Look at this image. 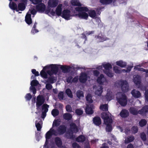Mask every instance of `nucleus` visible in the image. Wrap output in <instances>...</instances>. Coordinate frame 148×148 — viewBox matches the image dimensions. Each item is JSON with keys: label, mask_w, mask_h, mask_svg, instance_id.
<instances>
[{"label": "nucleus", "mask_w": 148, "mask_h": 148, "mask_svg": "<svg viewBox=\"0 0 148 148\" xmlns=\"http://www.w3.org/2000/svg\"><path fill=\"white\" fill-rule=\"evenodd\" d=\"M34 4H36L41 3L42 0H29Z\"/></svg>", "instance_id": "obj_62"}, {"label": "nucleus", "mask_w": 148, "mask_h": 148, "mask_svg": "<svg viewBox=\"0 0 148 148\" xmlns=\"http://www.w3.org/2000/svg\"><path fill=\"white\" fill-rule=\"evenodd\" d=\"M101 118L105 120L106 119H108L109 118V116L106 113H101Z\"/></svg>", "instance_id": "obj_55"}, {"label": "nucleus", "mask_w": 148, "mask_h": 148, "mask_svg": "<svg viewBox=\"0 0 148 148\" xmlns=\"http://www.w3.org/2000/svg\"><path fill=\"white\" fill-rule=\"evenodd\" d=\"M140 137L143 141H145L146 139V136L144 133H143L140 134Z\"/></svg>", "instance_id": "obj_63"}, {"label": "nucleus", "mask_w": 148, "mask_h": 148, "mask_svg": "<svg viewBox=\"0 0 148 148\" xmlns=\"http://www.w3.org/2000/svg\"><path fill=\"white\" fill-rule=\"evenodd\" d=\"M9 6L10 8L13 10H16V11H18L17 9V6L16 4L14 2L10 1L9 4Z\"/></svg>", "instance_id": "obj_24"}, {"label": "nucleus", "mask_w": 148, "mask_h": 148, "mask_svg": "<svg viewBox=\"0 0 148 148\" xmlns=\"http://www.w3.org/2000/svg\"><path fill=\"white\" fill-rule=\"evenodd\" d=\"M66 111L69 112H72V108L70 105H68L66 106Z\"/></svg>", "instance_id": "obj_58"}, {"label": "nucleus", "mask_w": 148, "mask_h": 148, "mask_svg": "<svg viewBox=\"0 0 148 148\" xmlns=\"http://www.w3.org/2000/svg\"><path fill=\"white\" fill-rule=\"evenodd\" d=\"M51 114L54 117L58 116L59 114V111L57 109H54L51 111Z\"/></svg>", "instance_id": "obj_43"}, {"label": "nucleus", "mask_w": 148, "mask_h": 148, "mask_svg": "<svg viewBox=\"0 0 148 148\" xmlns=\"http://www.w3.org/2000/svg\"><path fill=\"white\" fill-rule=\"evenodd\" d=\"M86 138L83 135H80L76 138V141L78 142H83L85 141Z\"/></svg>", "instance_id": "obj_28"}, {"label": "nucleus", "mask_w": 148, "mask_h": 148, "mask_svg": "<svg viewBox=\"0 0 148 148\" xmlns=\"http://www.w3.org/2000/svg\"><path fill=\"white\" fill-rule=\"evenodd\" d=\"M45 99L43 97L42 95H38L37 98V101L36 102V109L38 110L40 107L44 103Z\"/></svg>", "instance_id": "obj_3"}, {"label": "nucleus", "mask_w": 148, "mask_h": 148, "mask_svg": "<svg viewBox=\"0 0 148 148\" xmlns=\"http://www.w3.org/2000/svg\"><path fill=\"white\" fill-rule=\"evenodd\" d=\"M106 81V78L103 74H101L97 79V82L100 85H102Z\"/></svg>", "instance_id": "obj_12"}, {"label": "nucleus", "mask_w": 148, "mask_h": 148, "mask_svg": "<svg viewBox=\"0 0 148 148\" xmlns=\"http://www.w3.org/2000/svg\"><path fill=\"white\" fill-rule=\"evenodd\" d=\"M129 111L131 114L134 115H137L139 112L138 111H137L135 108L133 107H131L130 108Z\"/></svg>", "instance_id": "obj_30"}, {"label": "nucleus", "mask_w": 148, "mask_h": 148, "mask_svg": "<svg viewBox=\"0 0 148 148\" xmlns=\"http://www.w3.org/2000/svg\"><path fill=\"white\" fill-rule=\"evenodd\" d=\"M71 11L68 9L64 10L62 12V14L61 16L65 19L69 20L70 19L71 16L70 15Z\"/></svg>", "instance_id": "obj_6"}, {"label": "nucleus", "mask_w": 148, "mask_h": 148, "mask_svg": "<svg viewBox=\"0 0 148 148\" xmlns=\"http://www.w3.org/2000/svg\"><path fill=\"white\" fill-rule=\"evenodd\" d=\"M76 96L79 98H80L81 97H84V92L81 90H78L76 92Z\"/></svg>", "instance_id": "obj_37"}, {"label": "nucleus", "mask_w": 148, "mask_h": 148, "mask_svg": "<svg viewBox=\"0 0 148 148\" xmlns=\"http://www.w3.org/2000/svg\"><path fill=\"white\" fill-rule=\"evenodd\" d=\"M65 92L67 95L70 98H72L73 95L72 93L71 90L69 88H67L66 91Z\"/></svg>", "instance_id": "obj_38"}, {"label": "nucleus", "mask_w": 148, "mask_h": 148, "mask_svg": "<svg viewBox=\"0 0 148 148\" xmlns=\"http://www.w3.org/2000/svg\"><path fill=\"white\" fill-rule=\"evenodd\" d=\"M133 82L137 86H139V75H137L134 77Z\"/></svg>", "instance_id": "obj_39"}, {"label": "nucleus", "mask_w": 148, "mask_h": 148, "mask_svg": "<svg viewBox=\"0 0 148 148\" xmlns=\"http://www.w3.org/2000/svg\"><path fill=\"white\" fill-rule=\"evenodd\" d=\"M54 77L53 76L50 77H48L47 82L53 84L54 83Z\"/></svg>", "instance_id": "obj_60"}, {"label": "nucleus", "mask_w": 148, "mask_h": 148, "mask_svg": "<svg viewBox=\"0 0 148 148\" xmlns=\"http://www.w3.org/2000/svg\"><path fill=\"white\" fill-rule=\"evenodd\" d=\"M145 97L146 101L148 102V90H145Z\"/></svg>", "instance_id": "obj_64"}, {"label": "nucleus", "mask_w": 148, "mask_h": 148, "mask_svg": "<svg viewBox=\"0 0 148 148\" xmlns=\"http://www.w3.org/2000/svg\"><path fill=\"white\" fill-rule=\"evenodd\" d=\"M41 76L45 79L47 78V75L46 72L43 70H42L40 72Z\"/></svg>", "instance_id": "obj_48"}, {"label": "nucleus", "mask_w": 148, "mask_h": 148, "mask_svg": "<svg viewBox=\"0 0 148 148\" xmlns=\"http://www.w3.org/2000/svg\"><path fill=\"white\" fill-rule=\"evenodd\" d=\"M72 4L74 6H81V4L77 0L72 1L71 2Z\"/></svg>", "instance_id": "obj_41"}, {"label": "nucleus", "mask_w": 148, "mask_h": 148, "mask_svg": "<svg viewBox=\"0 0 148 148\" xmlns=\"http://www.w3.org/2000/svg\"><path fill=\"white\" fill-rule=\"evenodd\" d=\"M57 131L59 135L64 134L66 131V127L64 125H61L58 128Z\"/></svg>", "instance_id": "obj_10"}, {"label": "nucleus", "mask_w": 148, "mask_h": 148, "mask_svg": "<svg viewBox=\"0 0 148 148\" xmlns=\"http://www.w3.org/2000/svg\"><path fill=\"white\" fill-rule=\"evenodd\" d=\"M103 66L105 69V70H109L112 68L111 65L108 62L106 64H103Z\"/></svg>", "instance_id": "obj_33"}, {"label": "nucleus", "mask_w": 148, "mask_h": 148, "mask_svg": "<svg viewBox=\"0 0 148 148\" xmlns=\"http://www.w3.org/2000/svg\"><path fill=\"white\" fill-rule=\"evenodd\" d=\"M87 77L88 75L85 73L82 72L79 78V82L81 83H85L87 80Z\"/></svg>", "instance_id": "obj_8"}, {"label": "nucleus", "mask_w": 148, "mask_h": 148, "mask_svg": "<svg viewBox=\"0 0 148 148\" xmlns=\"http://www.w3.org/2000/svg\"><path fill=\"white\" fill-rule=\"evenodd\" d=\"M113 69L115 73H121V71L119 69V67L117 66H114Z\"/></svg>", "instance_id": "obj_53"}, {"label": "nucleus", "mask_w": 148, "mask_h": 148, "mask_svg": "<svg viewBox=\"0 0 148 148\" xmlns=\"http://www.w3.org/2000/svg\"><path fill=\"white\" fill-rule=\"evenodd\" d=\"M93 123L97 126H99L101 123V118L99 116L94 117L93 119Z\"/></svg>", "instance_id": "obj_20"}, {"label": "nucleus", "mask_w": 148, "mask_h": 148, "mask_svg": "<svg viewBox=\"0 0 148 148\" xmlns=\"http://www.w3.org/2000/svg\"><path fill=\"white\" fill-rule=\"evenodd\" d=\"M147 123V121L145 119H142L139 121V126L143 127Z\"/></svg>", "instance_id": "obj_44"}, {"label": "nucleus", "mask_w": 148, "mask_h": 148, "mask_svg": "<svg viewBox=\"0 0 148 148\" xmlns=\"http://www.w3.org/2000/svg\"><path fill=\"white\" fill-rule=\"evenodd\" d=\"M75 9L76 11L79 12H88L89 11L88 9L86 7H77Z\"/></svg>", "instance_id": "obj_23"}, {"label": "nucleus", "mask_w": 148, "mask_h": 148, "mask_svg": "<svg viewBox=\"0 0 148 148\" xmlns=\"http://www.w3.org/2000/svg\"><path fill=\"white\" fill-rule=\"evenodd\" d=\"M138 130V128L137 126H133L131 129V131L132 133L134 134L136 133Z\"/></svg>", "instance_id": "obj_52"}, {"label": "nucleus", "mask_w": 148, "mask_h": 148, "mask_svg": "<svg viewBox=\"0 0 148 148\" xmlns=\"http://www.w3.org/2000/svg\"><path fill=\"white\" fill-rule=\"evenodd\" d=\"M113 0H100V2L103 5H108L111 3Z\"/></svg>", "instance_id": "obj_35"}, {"label": "nucleus", "mask_w": 148, "mask_h": 148, "mask_svg": "<svg viewBox=\"0 0 148 148\" xmlns=\"http://www.w3.org/2000/svg\"><path fill=\"white\" fill-rule=\"evenodd\" d=\"M58 2L56 0H49L48 5L50 8H54L58 5Z\"/></svg>", "instance_id": "obj_15"}, {"label": "nucleus", "mask_w": 148, "mask_h": 148, "mask_svg": "<svg viewBox=\"0 0 148 148\" xmlns=\"http://www.w3.org/2000/svg\"><path fill=\"white\" fill-rule=\"evenodd\" d=\"M116 63L117 65L122 68L125 67L127 65L126 62H124L122 60H119L116 61Z\"/></svg>", "instance_id": "obj_27"}, {"label": "nucleus", "mask_w": 148, "mask_h": 148, "mask_svg": "<svg viewBox=\"0 0 148 148\" xmlns=\"http://www.w3.org/2000/svg\"><path fill=\"white\" fill-rule=\"evenodd\" d=\"M45 4L43 3L38 4L36 6V10L41 13L45 11Z\"/></svg>", "instance_id": "obj_9"}, {"label": "nucleus", "mask_w": 148, "mask_h": 148, "mask_svg": "<svg viewBox=\"0 0 148 148\" xmlns=\"http://www.w3.org/2000/svg\"><path fill=\"white\" fill-rule=\"evenodd\" d=\"M63 117L64 119L66 120H70L72 118V116L70 113H66L64 114Z\"/></svg>", "instance_id": "obj_32"}, {"label": "nucleus", "mask_w": 148, "mask_h": 148, "mask_svg": "<svg viewBox=\"0 0 148 148\" xmlns=\"http://www.w3.org/2000/svg\"><path fill=\"white\" fill-rule=\"evenodd\" d=\"M75 112L78 116H80L83 114V111L81 109H77L75 110Z\"/></svg>", "instance_id": "obj_56"}, {"label": "nucleus", "mask_w": 148, "mask_h": 148, "mask_svg": "<svg viewBox=\"0 0 148 148\" xmlns=\"http://www.w3.org/2000/svg\"><path fill=\"white\" fill-rule=\"evenodd\" d=\"M39 84L38 81L36 80H33L31 82V85L32 87H34L38 85Z\"/></svg>", "instance_id": "obj_49"}, {"label": "nucleus", "mask_w": 148, "mask_h": 148, "mask_svg": "<svg viewBox=\"0 0 148 148\" xmlns=\"http://www.w3.org/2000/svg\"><path fill=\"white\" fill-rule=\"evenodd\" d=\"M100 109L103 111H107L108 110V105L106 104L101 105L100 106Z\"/></svg>", "instance_id": "obj_40"}, {"label": "nucleus", "mask_w": 148, "mask_h": 148, "mask_svg": "<svg viewBox=\"0 0 148 148\" xmlns=\"http://www.w3.org/2000/svg\"><path fill=\"white\" fill-rule=\"evenodd\" d=\"M49 106L47 104H44L42 106V110L43 112H47L48 110V108Z\"/></svg>", "instance_id": "obj_46"}, {"label": "nucleus", "mask_w": 148, "mask_h": 148, "mask_svg": "<svg viewBox=\"0 0 148 148\" xmlns=\"http://www.w3.org/2000/svg\"><path fill=\"white\" fill-rule=\"evenodd\" d=\"M35 124L37 130L38 131H40L42 127V119H38V120H36L35 121Z\"/></svg>", "instance_id": "obj_11"}, {"label": "nucleus", "mask_w": 148, "mask_h": 148, "mask_svg": "<svg viewBox=\"0 0 148 148\" xmlns=\"http://www.w3.org/2000/svg\"><path fill=\"white\" fill-rule=\"evenodd\" d=\"M55 143L56 146L59 148L62 145V142L60 138L58 137L55 138Z\"/></svg>", "instance_id": "obj_21"}, {"label": "nucleus", "mask_w": 148, "mask_h": 148, "mask_svg": "<svg viewBox=\"0 0 148 148\" xmlns=\"http://www.w3.org/2000/svg\"><path fill=\"white\" fill-rule=\"evenodd\" d=\"M32 98V96L29 93H27L26 95L25 98L27 101H29Z\"/></svg>", "instance_id": "obj_59"}, {"label": "nucleus", "mask_w": 148, "mask_h": 148, "mask_svg": "<svg viewBox=\"0 0 148 148\" xmlns=\"http://www.w3.org/2000/svg\"><path fill=\"white\" fill-rule=\"evenodd\" d=\"M94 106L92 104L87 105L85 108V112L88 114H92L94 113L93 109H94Z\"/></svg>", "instance_id": "obj_7"}, {"label": "nucleus", "mask_w": 148, "mask_h": 148, "mask_svg": "<svg viewBox=\"0 0 148 148\" xmlns=\"http://www.w3.org/2000/svg\"><path fill=\"white\" fill-rule=\"evenodd\" d=\"M147 113H148V105L145 106L140 110H139V114L143 116H145Z\"/></svg>", "instance_id": "obj_14"}, {"label": "nucleus", "mask_w": 148, "mask_h": 148, "mask_svg": "<svg viewBox=\"0 0 148 148\" xmlns=\"http://www.w3.org/2000/svg\"><path fill=\"white\" fill-rule=\"evenodd\" d=\"M50 68L51 69V70L47 71V73L50 76L53 74H56L58 72V68L56 64L50 65Z\"/></svg>", "instance_id": "obj_1"}, {"label": "nucleus", "mask_w": 148, "mask_h": 148, "mask_svg": "<svg viewBox=\"0 0 148 148\" xmlns=\"http://www.w3.org/2000/svg\"><path fill=\"white\" fill-rule=\"evenodd\" d=\"M105 97V99L107 101H110L112 99L111 95L110 93H107Z\"/></svg>", "instance_id": "obj_51"}, {"label": "nucleus", "mask_w": 148, "mask_h": 148, "mask_svg": "<svg viewBox=\"0 0 148 148\" xmlns=\"http://www.w3.org/2000/svg\"><path fill=\"white\" fill-rule=\"evenodd\" d=\"M103 72L107 76L110 77H112L114 76L113 74L112 73V71L110 70H103Z\"/></svg>", "instance_id": "obj_36"}, {"label": "nucleus", "mask_w": 148, "mask_h": 148, "mask_svg": "<svg viewBox=\"0 0 148 148\" xmlns=\"http://www.w3.org/2000/svg\"><path fill=\"white\" fill-rule=\"evenodd\" d=\"M77 15L79 18L86 20L87 19L88 16V14L84 12H80Z\"/></svg>", "instance_id": "obj_16"}, {"label": "nucleus", "mask_w": 148, "mask_h": 148, "mask_svg": "<svg viewBox=\"0 0 148 148\" xmlns=\"http://www.w3.org/2000/svg\"><path fill=\"white\" fill-rule=\"evenodd\" d=\"M58 98L60 100L63 99L64 98V93L63 92L61 91L58 93Z\"/></svg>", "instance_id": "obj_57"}, {"label": "nucleus", "mask_w": 148, "mask_h": 148, "mask_svg": "<svg viewBox=\"0 0 148 148\" xmlns=\"http://www.w3.org/2000/svg\"><path fill=\"white\" fill-rule=\"evenodd\" d=\"M105 123L106 124H112V120L111 118H110L109 116V118L108 119H106L104 120Z\"/></svg>", "instance_id": "obj_50"}, {"label": "nucleus", "mask_w": 148, "mask_h": 148, "mask_svg": "<svg viewBox=\"0 0 148 148\" xmlns=\"http://www.w3.org/2000/svg\"><path fill=\"white\" fill-rule=\"evenodd\" d=\"M72 79L73 77L72 76H71L68 77H66V78L67 82L68 83H70L71 84L72 83Z\"/></svg>", "instance_id": "obj_61"}, {"label": "nucleus", "mask_w": 148, "mask_h": 148, "mask_svg": "<svg viewBox=\"0 0 148 148\" xmlns=\"http://www.w3.org/2000/svg\"><path fill=\"white\" fill-rule=\"evenodd\" d=\"M86 100L88 103H91L93 102V100L92 99V96L91 94L89 93L87 95L86 97Z\"/></svg>", "instance_id": "obj_31"}, {"label": "nucleus", "mask_w": 148, "mask_h": 148, "mask_svg": "<svg viewBox=\"0 0 148 148\" xmlns=\"http://www.w3.org/2000/svg\"><path fill=\"white\" fill-rule=\"evenodd\" d=\"M95 38L96 39H98V40L99 42H103L104 41L109 40V38L106 37L102 33H99L97 35H95Z\"/></svg>", "instance_id": "obj_5"}, {"label": "nucleus", "mask_w": 148, "mask_h": 148, "mask_svg": "<svg viewBox=\"0 0 148 148\" xmlns=\"http://www.w3.org/2000/svg\"><path fill=\"white\" fill-rule=\"evenodd\" d=\"M106 132H111L112 130V126L111 124H106Z\"/></svg>", "instance_id": "obj_47"}, {"label": "nucleus", "mask_w": 148, "mask_h": 148, "mask_svg": "<svg viewBox=\"0 0 148 148\" xmlns=\"http://www.w3.org/2000/svg\"><path fill=\"white\" fill-rule=\"evenodd\" d=\"M119 115L123 118H126L129 115V112L127 110L123 109L121 110Z\"/></svg>", "instance_id": "obj_13"}, {"label": "nucleus", "mask_w": 148, "mask_h": 148, "mask_svg": "<svg viewBox=\"0 0 148 148\" xmlns=\"http://www.w3.org/2000/svg\"><path fill=\"white\" fill-rule=\"evenodd\" d=\"M60 121L59 119L55 120L53 122L52 125V127H54L55 126L56 127H58L60 125Z\"/></svg>", "instance_id": "obj_42"}, {"label": "nucleus", "mask_w": 148, "mask_h": 148, "mask_svg": "<svg viewBox=\"0 0 148 148\" xmlns=\"http://www.w3.org/2000/svg\"><path fill=\"white\" fill-rule=\"evenodd\" d=\"M62 4H60L56 8V14L58 16H60L61 14H62Z\"/></svg>", "instance_id": "obj_17"}, {"label": "nucleus", "mask_w": 148, "mask_h": 148, "mask_svg": "<svg viewBox=\"0 0 148 148\" xmlns=\"http://www.w3.org/2000/svg\"><path fill=\"white\" fill-rule=\"evenodd\" d=\"M70 128L72 132L77 133L78 131V127L75 123H72L70 124Z\"/></svg>", "instance_id": "obj_18"}, {"label": "nucleus", "mask_w": 148, "mask_h": 148, "mask_svg": "<svg viewBox=\"0 0 148 148\" xmlns=\"http://www.w3.org/2000/svg\"><path fill=\"white\" fill-rule=\"evenodd\" d=\"M31 16V15L30 14L27 13L25 16V21L28 25H30L32 23Z\"/></svg>", "instance_id": "obj_19"}, {"label": "nucleus", "mask_w": 148, "mask_h": 148, "mask_svg": "<svg viewBox=\"0 0 148 148\" xmlns=\"http://www.w3.org/2000/svg\"><path fill=\"white\" fill-rule=\"evenodd\" d=\"M70 68L71 67L70 66L66 65H62L60 67V69L62 70V72L64 73L69 72Z\"/></svg>", "instance_id": "obj_22"}, {"label": "nucleus", "mask_w": 148, "mask_h": 148, "mask_svg": "<svg viewBox=\"0 0 148 148\" xmlns=\"http://www.w3.org/2000/svg\"><path fill=\"white\" fill-rule=\"evenodd\" d=\"M134 139V136L132 135L129 136L125 138V142L126 143H129L133 141Z\"/></svg>", "instance_id": "obj_26"}, {"label": "nucleus", "mask_w": 148, "mask_h": 148, "mask_svg": "<svg viewBox=\"0 0 148 148\" xmlns=\"http://www.w3.org/2000/svg\"><path fill=\"white\" fill-rule=\"evenodd\" d=\"M132 96L135 98H139V91L135 89H133L131 92Z\"/></svg>", "instance_id": "obj_29"}, {"label": "nucleus", "mask_w": 148, "mask_h": 148, "mask_svg": "<svg viewBox=\"0 0 148 148\" xmlns=\"http://www.w3.org/2000/svg\"><path fill=\"white\" fill-rule=\"evenodd\" d=\"M118 102L122 106H125L127 103V100L126 95L123 94L121 97L117 99Z\"/></svg>", "instance_id": "obj_2"}, {"label": "nucleus", "mask_w": 148, "mask_h": 148, "mask_svg": "<svg viewBox=\"0 0 148 148\" xmlns=\"http://www.w3.org/2000/svg\"><path fill=\"white\" fill-rule=\"evenodd\" d=\"M103 88L102 86H100L99 89L96 90L95 91V94L99 96L101 95L103 92Z\"/></svg>", "instance_id": "obj_45"}, {"label": "nucleus", "mask_w": 148, "mask_h": 148, "mask_svg": "<svg viewBox=\"0 0 148 148\" xmlns=\"http://www.w3.org/2000/svg\"><path fill=\"white\" fill-rule=\"evenodd\" d=\"M18 10L23 11L25 8V6L23 3H20L18 5Z\"/></svg>", "instance_id": "obj_34"}, {"label": "nucleus", "mask_w": 148, "mask_h": 148, "mask_svg": "<svg viewBox=\"0 0 148 148\" xmlns=\"http://www.w3.org/2000/svg\"><path fill=\"white\" fill-rule=\"evenodd\" d=\"M121 89L123 92H126L129 90V85L127 81L123 80L121 81Z\"/></svg>", "instance_id": "obj_4"}, {"label": "nucleus", "mask_w": 148, "mask_h": 148, "mask_svg": "<svg viewBox=\"0 0 148 148\" xmlns=\"http://www.w3.org/2000/svg\"><path fill=\"white\" fill-rule=\"evenodd\" d=\"M89 16L92 18L96 17V13L95 11L94 10H90L88 12Z\"/></svg>", "instance_id": "obj_25"}, {"label": "nucleus", "mask_w": 148, "mask_h": 148, "mask_svg": "<svg viewBox=\"0 0 148 148\" xmlns=\"http://www.w3.org/2000/svg\"><path fill=\"white\" fill-rule=\"evenodd\" d=\"M51 131L49 130L47 132L45 135V138L47 139H50L52 136Z\"/></svg>", "instance_id": "obj_54"}]
</instances>
